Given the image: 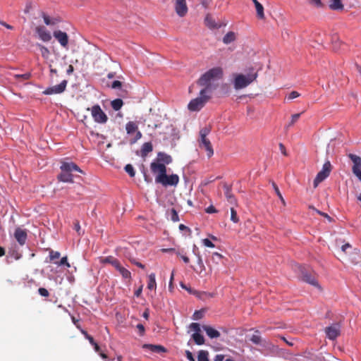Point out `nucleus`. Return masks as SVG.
<instances>
[{"mask_svg": "<svg viewBox=\"0 0 361 361\" xmlns=\"http://www.w3.org/2000/svg\"><path fill=\"white\" fill-rule=\"evenodd\" d=\"M224 194H225V196H226L227 200L232 204H235L236 200L235 199V197L233 196V195L231 192V187L228 186V185H224Z\"/></svg>", "mask_w": 361, "mask_h": 361, "instance_id": "nucleus-21", "label": "nucleus"}, {"mask_svg": "<svg viewBox=\"0 0 361 361\" xmlns=\"http://www.w3.org/2000/svg\"><path fill=\"white\" fill-rule=\"evenodd\" d=\"M121 85H122L121 82H120L118 80H114L111 84V87L113 89H118V88L121 87Z\"/></svg>", "mask_w": 361, "mask_h": 361, "instance_id": "nucleus-55", "label": "nucleus"}, {"mask_svg": "<svg viewBox=\"0 0 361 361\" xmlns=\"http://www.w3.org/2000/svg\"><path fill=\"white\" fill-rule=\"evenodd\" d=\"M211 98V96L207 94H201V91L200 92V94L195 99H192L188 104V109L191 111H200L205 104L209 101Z\"/></svg>", "mask_w": 361, "mask_h": 361, "instance_id": "nucleus-5", "label": "nucleus"}, {"mask_svg": "<svg viewBox=\"0 0 361 361\" xmlns=\"http://www.w3.org/2000/svg\"><path fill=\"white\" fill-rule=\"evenodd\" d=\"M223 71L219 67L213 68L204 73L197 80V83L203 88L200 90L201 94H207L212 96L214 90L216 89L219 80L222 78Z\"/></svg>", "mask_w": 361, "mask_h": 361, "instance_id": "nucleus-1", "label": "nucleus"}, {"mask_svg": "<svg viewBox=\"0 0 361 361\" xmlns=\"http://www.w3.org/2000/svg\"><path fill=\"white\" fill-rule=\"evenodd\" d=\"M129 260L132 264L136 265L137 267L141 269H145V267L144 264L137 261L135 258H130Z\"/></svg>", "mask_w": 361, "mask_h": 361, "instance_id": "nucleus-48", "label": "nucleus"}, {"mask_svg": "<svg viewBox=\"0 0 361 361\" xmlns=\"http://www.w3.org/2000/svg\"><path fill=\"white\" fill-rule=\"evenodd\" d=\"M87 110L91 111L94 122L100 124H104L107 122L108 117L99 105L95 104L91 108H87Z\"/></svg>", "mask_w": 361, "mask_h": 361, "instance_id": "nucleus-6", "label": "nucleus"}, {"mask_svg": "<svg viewBox=\"0 0 361 361\" xmlns=\"http://www.w3.org/2000/svg\"><path fill=\"white\" fill-rule=\"evenodd\" d=\"M61 172L58 175V180L63 183H73V171L82 173V171L73 162H63L60 166Z\"/></svg>", "mask_w": 361, "mask_h": 361, "instance_id": "nucleus-2", "label": "nucleus"}, {"mask_svg": "<svg viewBox=\"0 0 361 361\" xmlns=\"http://www.w3.org/2000/svg\"><path fill=\"white\" fill-rule=\"evenodd\" d=\"M14 236L20 245H24L27 240V232L25 230L17 228L14 233Z\"/></svg>", "mask_w": 361, "mask_h": 361, "instance_id": "nucleus-17", "label": "nucleus"}, {"mask_svg": "<svg viewBox=\"0 0 361 361\" xmlns=\"http://www.w3.org/2000/svg\"><path fill=\"white\" fill-rule=\"evenodd\" d=\"M118 272L123 279H131V273L125 267H122V268L118 270Z\"/></svg>", "mask_w": 361, "mask_h": 361, "instance_id": "nucleus-33", "label": "nucleus"}, {"mask_svg": "<svg viewBox=\"0 0 361 361\" xmlns=\"http://www.w3.org/2000/svg\"><path fill=\"white\" fill-rule=\"evenodd\" d=\"M204 329L207 336L211 338H218L220 336L219 332L212 327L207 326Z\"/></svg>", "mask_w": 361, "mask_h": 361, "instance_id": "nucleus-24", "label": "nucleus"}, {"mask_svg": "<svg viewBox=\"0 0 361 361\" xmlns=\"http://www.w3.org/2000/svg\"><path fill=\"white\" fill-rule=\"evenodd\" d=\"M135 133H136V135H135V137L133 140L131 141V143H135L139 139L141 138L142 137V133H140V131H139L138 130H137V131H135Z\"/></svg>", "mask_w": 361, "mask_h": 361, "instance_id": "nucleus-56", "label": "nucleus"}, {"mask_svg": "<svg viewBox=\"0 0 361 361\" xmlns=\"http://www.w3.org/2000/svg\"><path fill=\"white\" fill-rule=\"evenodd\" d=\"M81 332L91 344L94 342L93 337L89 335L86 331L81 329Z\"/></svg>", "mask_w": 361, "mask_h": 361, "instance_id": "nucleus-49", "label": "nucleus"}, {"mask_svg": "<svg viewBox=\"0 0 361 361\" xmlns=\"http://www.w3.org/2000/svg\"><path fill=\"white\" fill-rule=\"evenodd\" d=\"M202 243L204 246L208 247H214V244L209 239L204 238L202 240Z\"/></svg>", "mask_w": 361, "mask_h": 361, "instance_id": "nucleus-50", "label": "nucleus"}, {"mask_svg": "<svg viewBox=\"0 0 361 361\" xmlns=\"http://www.w3.org/2000/svg\"><path fill=\"white\" fill-rule=\"evenodd\" d=\"M214 361H235V360L231 358L226 357V356L224 355L219 354V355H216V357L214 358Z\"/></svg>", "mask_w": 361, "mask_h": 361, "instance_id": "nucleus-43", "label": "nucleus"}, {"mask_svg": "<svg viewBox=\"0 0 361 361\" xmlns=\"http://www.w3.org/2000/svg\"><path fill=\"white\" fill-rule=\"evenodd\" d=\"M279 149H280V151L281 152L286 156L287 155V153H286V148H285V146L282 144V143H280L279 144Z\"/></svg>", "mask_w": 361, "mask_h": 361, "instance_id": "nucleus-62", "label": "nucleus"}, {"mask_svg": "<svg viewBox=\"0 0 361 361\" xmlns=\"http://www.w3.org/2000/svg\"><path fill=\"white\" fill-rule=\"evenodd\" d=\"M197 264L200 266V267L201 269V271L205 269V267H204V264L203 263V260L202 259L201 255L197 256Z\"/></svg>", "mask_w": 361, "mask_h": 361, "instance_id": "nucleus-47", "label": "nucleus"}, {"mask_svg": "<svg viewBox=\"0 0 361 361\" xmlns=\"http://www.w3.org/2000/svg\"><path fill=\"white\" fill-rule=\"evenodd\" d=\"M211 132V128L209 126H205L200 129L199 132V138L197 140L199 147L201 149H204L207 155L210 158L214 154V149L211 144L210 140L207 138V135Z\"/></svg>", "mask_w": 361, "mask_h": 361, "instance_id": "nucleus-3", "label": "nucleus"}, {"mask_svg": "<svg viewBox=\"0 0 361 361\" xmlns=\"http://www.w3.org/2000/svg\"><path fill=\"white\" fill-rule=\"evenodd\" d=\"M301 114H302V113L295 114L292 115L290 121L287 125L286 128H288L290 127L291 126H293L295 123H296L298 121V119L300 118Z\"/></svg>", "mask_w": 361, "mask_h": 361, "instance_id": "nucleus-36", "label": "nucleus"}, {"mask_svg": "<svg viewBox=\"0 0 361 361\" xmlns=\"http://www.w3.org/2000/svg\"><path fill=\"white\" fill-rule=\"evenodd\" d=\"M301 278L302 280L305 282L312 285L315 287L320 288L319 283L314 276L308 274L307 271H305L303 269H301Z\"/></svg>", "mask_w": 361, "mask_h": 361, "instance_id": "nucleus-16", "label": "nucleus"}, {"mask_svg": "<svg viewBox=\"0 0 361 361\" xmlns=\"http://www.w3.org/2000/svg\"><path fill=\"white\" fill-rule=\"evenodd\" d=\"M170 218L171 220L173 222H177L179 221L178 214L175 209H171L170 212Z\"/></svg>", "mask_w": 361, "mask_h": 361, "instance_id": "nucleus-37", "label": "nucleus"}, {"mask_svg": "<svg viewBox=\"0 0 361 361\" xmlns=\"http://www.w3.org/2000/svg\"><path fill=\"white\" fill-rule=\"evenodd\" d=\"M157 162L166 164H169L172 162V158L170 155L164 152H159L157 155Z\"/></svg>", "mask_w": 361, "mask_h": 361, "instance_id": "nucleus-19", "label": "nucleus"}, {"mask_svg": "<svg viewBox=\"0 0 361 361\" xmlns=\"http://www.w3.org/2000/svg\"><path fill=\"white\" fill-rule=\"evenodd\" d=\"M92 345H93L94 349L97 353H99L100 352V347L95 341L92 343Z\"/></svg>", "mask_w": 361, "mask_h": 361, "instance_id": "nucleus-63", "label": "nucleus"}, {"mask_svg": "<svg viewBox=\"0 0 361 361\" xmlns=\"http://www.w3.org/2000/svg\"><path fill=\"white\" fill-rule=\"evenodd\" d=\"M257 16L259 19L264 18V7L261 4H257L255 6Z\"/></svg>", "mask_w": 361, "mask_h": 361, "instance_id": "nucleus-32", "label": "nucleus"}, {"mask_svg": "<svg viewBox=\"0 0 361 361\" xmlns=\"http://www.w3.org/2000/svg\"><path fill=\"white\" fill-rule=\"evenodd\" d=\"M300 96V94L296 91H292L288 96V99H293Z\"/></svg>", "mask_w": 361, "mask_h": 361, "instance_id": "nucleus-54", "label": "nucleus"}, {"mask_svg": "<svg viewBox=\"0 0 361 361\" xmlns=\"http://www.w3.org/2000/svg\"><path fill=\"white\" fill-rule=\"evenodd\" d=\"M206 212L208 214L216 213V209L212 205H211L206 209Z\"/></svg>", "mask_w": 361, "mask_h": 361, "instance_id": "nucleus-59", "label": "nucleus"}, {"mask_svg": "<svg viewBox=\"0 0 361 361\" xmlns=\"http://www.w3.org/2000/svg\"><path fill=\"white\" fill-rule=\"evenodd\" d=\"M125 171H126V173H128V175L130 177H134L135 175V172L134 168H133V166L131 164L126 165Z\"/></svg>", "mask_w": 361, "mask_h": 361, "instance_id": "nucleus-38", "label": "nucleus"}, {"mask_svg": "<svg viewBox=\"0 0 361 361\" xmlns=\"http://www.w3.org/2000/svg\"><path fill=\"white\" fill-rule=\"evenodd\" d=\"M192 253L197 257L198 255H200L199 248L197 247L196 245H194L192 247Z\"/></svg>", "mask_w": 361, "mask_h": 361, "instance_id": "nucleus-61", "label": "nucleus"}, {"mask_svg": "<svg viewBox=\"0 0 361 361\" xmlns=\"http://www.w3.org/2000/svg\"><path fill=\"white\" fill-rule=\"evenodd\" d=\"M58 266H66V267H70L71 265L68 262V258L66 256L63 257L59 262H56Z\"/></svg>", "mask_w": 361, "mask_h": 361, "instance_id": "nucleus-40", "label": "nucleus"}, {"mask_svg": "<svg viewBox=\"0 0 361 361\" xmlns=\"http://www.w3.org/2000/svg\"><path fill=\"white\" fill-rule=\"evenodd\" d=\"M235 36L233 32H228L223 37V42L224 44H230L235 40Z\"/></svg>", "mask_w": 361, "mask_h": 361, "instance_id": "nucleus-28", "label": "nucleus"}, {"mask_svg": "<svg viewBox=\"0 0 361 361\" xmlns=\"http://www.w3.org/2000/svg\"><path fill=\"white\" fill-rule=\"evenodd\" d=\"M61 256V254L58 251L50 250L49 252V258L51 261L59 259Z\"/></svg>", "mask_w": 361, "mask_h": 361, "instance_id": "nucleus-42", "label": "nucleus"}, {"mask_svg": "<svg viewBox=\"0 0 361 361\" xmlns=\"http://www.w3.org/2000/svg\"><path fill=\"white\" fill-rule=\"evenodd\" d=\"M42 17L43 18L44 22L47 25H54L60 21L58 18H51L44 12L42 13Z\"/></svg>", "mask_w": 361, "mask_h": 361, "instance_id": "nucleus-22", "label": "nucleus"}, {"mask_svg": "<svg viewBox=\"0 0 361 361\" xmlns=\"http://www.w3.org/2000/svg\"><path fill=\"white\" fill-rule=\"evenodd\" d=\"M190 328L192 331H195V332H197V333L200 331V325L197 323H192L190 325Z\"/></svg>", "mask_w": 361, "mask_h": 361, "instance_id": "nucleus-52", "label": "nucleus"}, {"mask_svg": "<svg viewBox=\"0 0 361 361\" xmlns=\"http://www.w3.org/2000/svg\"><path fill=\"white\" fill-rule=\"evenodd\" d=\"M157 287V282L155 279V274L152 273L148 276L147 288L149 290H155Z\"/></svg>", "mask_w": 361, "mask_h": 361, "instance_id": "nucleus-23", "label": "nucleus"}, {"mask_svg": "<svg viewBox=\"0 0 361 361\" xmlns=\"http://www.w3.org/2000/svg\"><path fill=\"white\" fill-rule=\"evenodd\" d=\"M231 220L233 223H238L239 221V219L237 216V212L233 207L231 208Z\"/></svg>", "mask_w": 361, "mask_h": 361, "instance_id": "nucleus-39", "label": "nucleus"}, {"mask_svg": "<svg viewBox=\"0 0 361 361\" xmlns=\"http://www.w3.org/2000/svg\"><path fill=\"white\" fill-rule=\"evenodd\" d=\"M195 343L197 345H202L204 343V336L200 333L195 332L192 336Z\"/></svg>", "mask_w": 361, "mask_h": 361, "instance_id": "nucleus-29", "label": "nucleus"}, {"mask_svg": "<svg viewBox=\"0 0 361 361\" xmlns=\"http://www.w3.org/2000/svg\"><path fill=\"white\" fill-rule=\"evenodd\" d=\"M67 83H68V81L66 80H63V81L61 82L60 84L47 88L43 92V94H46V95H50V94H61L65 91Z\"/></svg>", "mask_w": 361, "mask_h": 361, "instance_id": "nucleus-10", "label": "nucleus"}, {"mask_svg": "<svg viewBox=\"0 0 361 361\" xmlns=\"http://www.w3.org/2000/svg\"><path fill=\"white\" fill-rule=\"evenodd\" d=\"M324 331L326 337L330 340H335L341 334V326L339 324H333L325 328Z\"/></svg>", "mask_w": 361, "mask_h": 361, "instance_id": "nucleus-11", "label": "nucleus"}, {"mask_svg": "<svg viewBox=\"0 0 361 361\" xmlns=\"http://www.w3.org/2000/svg\"><path fill=\"white\" fill-rule=\"evenodd\" d=\"M37 47H39V49L41 51L42 56L44 58H48V56L50 54L49 49L46 47H44V45H42L40 44H38Z\"/></svg>", "mask_w": 361, "mask_h": 361, "instance_id": "nucleus-35", "label": "nucleus"}, {"mask_svg": "<svg viewBox=\"0 0 361 361\" xmlns=\"http://www.w3.org/2000/svg\"><path fill=\"white\" fill-rule=\"evenodd\" d=\"M118 259L112 256H108L102 259V263L110 264L112 266L114 265V263H116Z\"/></svg>", "mask_w": 361, "mask_h": 361, "instance_id": "nucleus-34", "label": "nucleus"}, {"mask_svg": "<svg viewBox=\"0 0 361 361\" xmlns=\"http://www.w3.org/2000/svg\"><path fill=\"white\" fill-rule=\"evenodd\" d=\"M126 130L128 134L134 133L137 130V126L133 121H129L126 125Z\"/></svg>", "mask_w": 361, "mask_h": 361, "instance_id": "nucleus-25", "label": "nucleus"}, {"mask_svg": "<svg viewBox=\"0 0 361 361\" xmlns=\"http://www.w3.org/2000/svg\"><path fill=\"white\" fill-rule=\"evenodd\" d=\"M222 259V255L218 252L213 253L212 256V260L216 263H219L220 260Z\"/></svg>", "mask_w": 361, "mask_h": 361, "instance_id": "nucleus-46", "label": "nucleus"}, {"mask_svg": "<svg viewBox=\"0 0 361 361\" xmlns=\"http://www.w3.org/2000/svg\"><path fill=\"white\" fill-rule=\"evenodd\" d=\"M74 229L76 231V232L78 233V235H81V232H80L81 228H80V224L78 221H75L74 224Z\"/></svg>", "mask_w": 361, "mask_h": 361, "instance_id": "nucleus-58", "label": "nucleus"}, {"mask_svg": "<svg viewBox=\"0 0 361 361\" xmlns=\"http://www.w3.org/2000/svg\"><path fill=\"white\" fill-rule=\"evenodd\" d=\"M209 353L206 350H200L197 355V361H209Z\"/></svg>", "mask_w": 361, "mask_h": 361, "instance_id": "nucleus-31", "label": "nucleus"}, {"mask_svg": "<svg viewBox=\"0 0 361 361\" xmlns=\"http://www.w3.org/2000/svg\"><path fill=\"white\" fill-rule=\"evenodd\" d=\"M204 23L207 27L212 30L218 29L221 26L220 24L216 23L214 19L209 14L206 16L204 18Z\"/></svg>", "mask_w": 361, "mask_h": 361, "instance_id": "nucleus-18", "label": "nucleus"}, {"mask_svg": "<svg viewBox=\"0 0 361 361\" xmlns=\"http://www.w3.org/2000/svg\"><path fill=\"white\" fill-rule=\"evenodd\" d=\"M137 330H138V334L140 336H143L144 334H145V327L142 324H138L137 326H136Z\"/></svg>", "mask_w": 361, "mask_h": 361, "instance_id": "nucleus-53", "label": "nucleus"}, {"mask_svg": "<svg viewBox=\"0 0 361 361\" xmlns=\"http://www.w3.org/2000/svg\"><path fill=\"white\" fill-rule=\"evenodd\" d=\"M250 341L255 344H259L262 341V338L259 335L254 334L251 337Z\"/></svg>", "mask_w": 361, "mask_h": 361, "instance_id": "nucleus-45", "label": "nucleus"}, {"mask_svg": "<svg viewBox=\"0 0 361 361\" xmlns=\"http://www.w3.org/2000/svg\"><path fill=\"white\" fill-rule=\"evenodd\" d=\"M185 355H186V357L190 361H195V358L192 355V353L190 350H185Z\"/></svg>", "mask_w": 361, "mask_h": 361, "instance_id": "nucleus-57", "label": "nucleus"}, {"mask_svg": "<svg viewBox=\"0 0 361 361\" xmlns=\"http://www.w3.org/2000/svg\"><path fill=\"white\" fill-rule=\"evenodd\" d=\"M54 37L57 39L61 47L66 48L68 44V36L66 32L61 30H55L53 33Z\"/></svg>", "mask_w": 361, "mask_h": 361, "instance_id": "nucleus-14", "label": "nucleus"}, {"mask_svg": "<svg viewBox=\"0 0 361 361\" xmlns=\"http://www.w3.org/2000/svg\"><path fill=\"white\" fill-rule=\"evenodd\" d=\"M179 182V177L177 174H172L166 176L159 183L164 187L167 186H176Z\"/></svg>", "mask_w": 361, "mask_h": 361, "instance_id": "nucleus-13", "label": "nucleus"}, {"mask_svg": "<svg viewBox=\"0 0 361 361\" xmlns=\"http://www.w3.org/2000/svg\"><path fill=\"white\" fill-rule=\"evenodd\" d=\"M207 311H208V309H207V308H202L199 310H195V312L193 313L192 316H195V317L203 316L204 314L207 313Z\"/></svg>", "mask_w": 361, "mask_h": 361, "instance_id": "nucleus-44", "label": "nucleus"}, {"mask_svg": "<svg viewBox=\"0 0 361 361\" xmlns=\"http://www.w3.org/2000/svg\"><path fill=\"white\" fill-rule=\"evenodd\" d=\"M311 2L312 4L317 6L318 7H320L322 5L321 0H312Z\"/></svg>", "mask_w": 361, "mask_h": 361, "instance_id": "nucleus-64", "label": "nucleus"}, {"mask_svg": "<svg viewBox=\"0 0 361 361\" xmlns=\"http://www.w3.org/2000/svg\"><path fill=\"white\" fill-rule=\"evenodd\" d=\"M38 293L43 297H47L49 295V291L44 288H39L38 289Z\"/></svg>", "mask_w": 361, "mask_h": 361, "instance_id": "nucleus-51", "label": "nucleus"}, {"mask_svg": "<svg viewBox=\"0 0 361 361\" xmlns=\"http://www.w3.org/2000/svg\"><path fill=\"white\" fill-rule=\"evenodd\" d=\"M30 74L29 73H25V74H22V75H16V78H23L24 80H27L30 78Z\"/></svg>", "mask_w": 361, "mask_h": 361, "instance_id": "nucleus-60", "label": "nucleus"}, {"mask_svg": "<svg viewBox=\"0 0 361 361\" xmlns=\"http://www.w3.org/2000/svg\"><path fill=\"white\" fill-rule=\"evenodd\" d=\"M257 74L252 73L247 75L238 74L234 80V87L240 90L246 87L257 78Z\"/></svg>", "mask_w": 361, "mask_h": 361, "instance_id": "nucleus-4", "label": "nucleus"}, {"mask_svg": "<svg viewBox=\"0 0 361 361\" xmlns=\"http://www.w3.org/2000/svg\"><path fill=\"white\" fill-rule=\"evenodd\" d=\"M35 31L42 41L47 42L51 39V35L45 27L38 26L36 27Z\"/></svg>", "mask_w": 361, "mask_h": 361, "instance_id": "nucleus-15", "label": "nucleus"}, {"mask_svg": "<svg viewBox=\"0 0 361 361\" xmlns=\"http://www.w3.org/2000/svg\"><path fill=\"white\" fill-rule=\"evenodd\" d=\"M272 186H273V188L274 189L277 196L281 200V201L283 202V204H285V200H284L278 186L276 185V184L275 183H272Z\"/></svg>", "mask_w": 361, "mask_h": 361, "instance_id": "nucleus-41", "label": "nucleus"}, {"mask_svg": "<svg viewBox=\"0 0 361 361\" xmlns=\"http://www.w3.org/2000/svg\"><path fill=\"white\" fill-rule=\"evenodd\" d=\"M175 11L178 16H185L188 11L186 0H176Z\"/></svg>", "mask_w": 361, "mask_h": 361, "instance_id": "nucleus-12", "label": "nucleus"}, {"mask_svg": "<svg viewBox=\"0 0 361 361\" xmlns=\"http://www.w3.org/2000/svg\"><path fill=\"white\" fill-rule=\"evenodd\" d=\"M143 348L149 349L150 351L157 353H165L166 349L160 345L145 344Z\"/></svg>", "mask_w": 361, "mask_h": 361, "instance_id": "nucleus-20", "label": "nucleus"}, {"mask_svg": "<svg viewBox=\"0 0 361 361\" xmlns=\"http://www.w3.org/2000/svg\"><path fill=\"white\" fill-rule=\"evenodd\" d=\"M331 171V165L329 161H326L323 166L322 170L317 173L314 180V188H317L318 185L324 180L330 174Z\"/></svg>", "mask_w": 361, "mask_h": 361, "instance_id": "nucleus-8", "label": "nucleus"}, {"mask_svg": "<svg viewBox=\"0 0 361 361\" xmlns=\"http://www.w3.org/2000/svg\"><path fill=\"white\" fill-rule=\"evenodd\" d=\"M123 104V100L121 99H116L111 102V107L115 111H118L121 109Z\"/></svg>", "mask_w": 361, "mask_h": 361, "instance_id": "nucleus-30", "label": "nucleus"}, {"mask_svg": "<svg viewBox=\"0 0 361 361\" xmlns=\"http://www.w3.org/2000/svg\"><path fill=\"white\" fill-rule=\"evenodd\" d=\"M153 149L152 145L151 142H145L141 149L142 156H146L149 152Z\"/></svg>", "mask_w": 361, "mask_h": 361, "instance_id": "nucleus-26", "label": "nucleus"}, {"mask_svg": "<svg viewBox=\"0 0 361 361\" xmlns=\"http://www.w3.org/2000/svg\"><path fill=\"white\" fill-rule=\"evenodd\" d=\"M329 7L332 10H340L343 9V5L341 3V0H331Z\"/></svg>", "mask_w": 361, "mask_h": 361, "instance_id": "nucleus-27", "label": "nucleus"}, {"mask_svg": "<svg viewBox=\"0 0 361 361\" xmlns=\"http://www.w3.org/2000/svg\"><path fill=\"white\" fill-rule=\"evenodd\" d=\"M150 169L156 174L155 182L159 183L166 176V167L164 164L154 161L150 164Z\"/></svg>", "mask_w": 361, "mask_h": 361, "instance_id": "nucleus-7", "label": "nucleus"}, {"mask_svg": "<svg viewBox=\"0 0 361 361\" xmlns=\"http://www.w3.org/2000/svg\"><path fill=\"white\" fill-rule=\"evenodd\" d=\"M348 157L353 163L352 167L353 174L361 181V157L353 154H349Z\"/></svg>", "mask_w": 361, "mask_h": 361, "instance_id": "nucleus-9", "label": "nucleus"}]
</instances>
